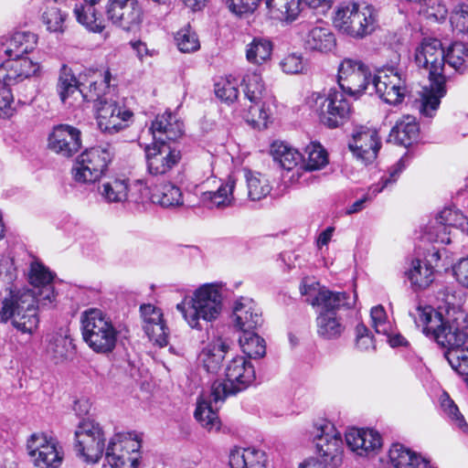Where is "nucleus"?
<instances>
[{
    "mask_svg": "<svg viewBox=\"0 0 468 468\" xmlns=\"http://www.w3.org/2000/svg\"><path fill=\"white\" fill-rule=\"evenodd\" d=\"M410 157L408 154L403 155L396 165L391 167L388 176H384L381 181L375 186L369 187L367 193L360 199L355 201L353 204L348 206L346 209V215H351L361 211L365 207V204L371 200L373 197L381 192L389 184H393L397 181L399 174L409 165Z\"/></svg>",
    "mask_w": 468,
    "mask_h": 468,
    "instance_id": "nucleus-32",
    "label": "nucleus"
},
{
    "mask_svg": "<svg viewBox=\"0 0 468 468\" xmlns=\"http://www.w3.org/2000/svg\"><path fill=\"white\" fill-rule=\"evenodd\" d=\"M112 154L106 147H92L81 153L72 167L76 182L89 184L98 181L105 173Z\"/></svg>",
    "mask_w": 468,
    "mask_h": 468,
    "instance_id": "nucleus-13",
    "label": "nucleus"
},
{
    "mask_svg": "<svg viewBox=\"0 0 468 468\" xmlns=\"http://www.w3.org/2000/svg\"><path fill=\"white\" fill-rule=\"evenodd\" d=\"M67 11L55 5H50L44 12L42 18L48 30L50 32H63L65 29V21L67 18Z\"/></svg>",
    "mask_w": 468,
    "mask_h": 468,
    "instance_id": "nucleus-50",
    "label": "nucleus"
},
{
    "mask_svg": "<svg viewBox=\"0 0 468 468\" xmlns=\"http://www.w3.org/2000/svg\"><path fill=\"white\" fill-rule=\"evenodd\" d=\"M73 350L72 340L65 332H58L48 336L46 354L54 363L66 361L73 354Z\"/></svg>",
    "mask_w": 468,
    "mask_h": 468,
    "instance_id": "nucleus-37",
    "label": "nucleus"
},
{
    "mask_svg": "<svg viewBox=\"0 0 468 468\" xmlns=\"http://www.w3.org/2000/svg\"><path fill=\"white\" fill-rule=\"evenodd\" d=\"M142 437L135 431L116 432L105 450V459L112 468H136L139 465Z\"/></svg>",
    "mask_w": 468,
    "mask_h": 468,
    "instance_id": "nucleus-9",
    "label": "nucleus"
},
{
    "mask_svg": "<svg viewBox=\"0 0 468 468\" xmlns=\"http://www.w3.org/2000/svg\"><path fill=\"white\" fill-rule=\"evenodd\" d=\"M41 66L28 57H10L0 65V82L5 86L15 85L27 79L40 75Z\"/></svg>",
    "mask_w": 468,
    "mask_h": 468,
    "instance_id": "nucleus-24",
    "label": "nucleus"
},
{
    "mask_svg": "<svg viewBox=\"0 0 468 468\" xmlns=\"http://www.w3.org/2000/svg\"><path fill=\"white\" fill-rule=\"evenodd\" d=\"M254 331L242 332L239 343L242 352L249 357L260 358L265 355L266 346L264 339Z\"/></svg>",
    "mask_w": 468,
    "mask_h": 468,
    "instance_id": "nucleus-45",
    "label": "nucleus"
},
{
    "mask_svg": "<svg viewBox=\"0 0 468 468\" xmlns=\"http://www.w3.org/2000/svg\"><path fill=\"white\" fill-rule=\"evenodd\" d=\"M424 261L436 269L448 270L452 266L453 253L446 248H432L426 254Z\"/></svg>",
    "mask_w": 468,
    "mask_h": 468,
    "instance_id": "nucleus-52",
    "label": "nucleus"
},
{
    "mask_svg": "<svg viewBox=\"0 0 468 468\" xmlns=\"http://www.w3.org/2000/svg\"><path fill=\"white\" fill-rule=\"evenodd\" d=\"M229 351V344L228 340L222 337H215L203 347L198 358L207 372L216 373L220 369Z\"/></svg>",
    "mask_w": 468,
    "mask_h": 468,
    "instance_id": "nucleus-33",
    "label": "nucleus"
},
{
    "mask_svg": "<svg viewBox=\"0 0 468 468\" xmlns=\"http://www.w3.org/2000/svg\"><path fill=\"white\" fill-rule=\"evenodd\" d=\"M378 23V11L369 4L343 3L333 16L334 27L343 35L362 39L372 34Z\"/></svg>",
    "mask_w": 468,
    "mask_h": 468,
    "instance_id": "nucleus-4",
    "label": "nucleus"
},
{
    "mask_svg": "<svg viewBox=\"0 0 468 468\" xmlns=\"http://www.w3.org/2000/svg\"><path fill=\"white\" fill-rule=\"evenodd\" d=\"M14 96L5 85L0 89V118L7 119L14 115Z\"/></svg>",
    "mask_w": 468,
    "mask_h": 468,
    "instance_id": "nucleus-63",
    "label": "nucleus"
},
{
    "mask_svg": "<svg viewBox=\"0 0 468 468\" xmlns=\"http://www.w3.org/2000/svg\"><path fill=\"white\" fill-rule=\"evenodd\" d=\"M415 63L428 70L430 80V85L423 87L415 100V107L422 117L432 118L447 91L443 75L445 50L441 42L437 38L423 39L415 50Z\"/></svg>",
    "mask_w": 468,
    "mask_h": 468,
    "instance_id": "nucleus-2",
    "label": "nucleus"
},
{
    "mask_svg": "<svg viewBox=\"0 0 468 468\" xmlns=\"http://www.w3.org/2000/svg\"><path fill=\"white\" fill-rule=\"evenodd\" d=\"M75 450L85 463H96L105 452V435L101 425L94 420H84L75 432Z\"/></svg>",
    "mask_w": 468,
    "mask_h": 468,
    "instance_id": "nucleus-11",
    "label": "nucleus"
},
{
    "mask_svg": "<svg viewBox=\"0 0 468 468\" xmlns=\"http://www.w3.org/2000/svg\"><path fill=\"white\" fill-rule=\"evenodd\" d=\"M317 335L324 340H335L342 336L346 325L336 313H319L316 317Z\"/></svg>",
    "mask_w": 468,
    "mask_h": 468,
    "instance_id": "nucleus-39",
    "label": "nucleus"
},
{
    "mask_svg": "<svg viewBox=\"0 0 468 468\" xmlns=\"http://www.w3.org/2000/svg\"><path fill=\"white\" fill-rule=\"evenodd\" d=\"M222 293L218 283H205L192 294L185 295L176 306L186 323L197 330L202 329L201 321H216L222 312Z\"/></svg>",
    "mask_w": 468,
    "mask_h": 468,
    "instance_id": "nucleus-3",
    "label": "nucleus"
},
{
    "mask_svg": "<svg viewBox=\"0 0 468 468\" xmlns=\"http://www.w3.org/2000/svg\"><path fill=\"white\" fill-rule=\"evenodd\" d=\"M154 143H174L183 134V122L170 112L158 114L150 128Z\"/></svg>",
    "mask_w": 468,
    "mask_h": 468,
    "instance_id": "nucleus-30",
    "label": "nucleus"
},
{
    "mask_svg": "<svg viewBox=\"0 0 468 468\" xmlns=\"http://www.w3.org/2000/svg\"><path fill=\"white\" fill-rule=\"evenodd\" d=\"M93 101L96 120L101 131L114 133L126 129L133 122V112L117 101L101 97L97 91Z\"/></svg>",
    "mask_w": 468,
    "mask_h": 468,
    "instance_id": "nucleus-12",
    "label": "nucleus"
},
{
    "mask_svg": "<svg viewBox=\"0 0 468 468\" xmlns=\"http://www.w3.org/2000/svg\"><path fill=\"white\" fill-rule=\"evenodd\" d=\"M280 67L286 74H300L307 70V62L301 53L292 52L282 58Z\"/></svg>",
    "mask_w": 468,
    "mask_h": 468,
    "instance_id": "nucleus-58",
    "label": "nucleus"
},
{
    "mask_svg": "<svg viewBox=\"0 0 468 468\" xmlns=\"http://www.w3.org/2000/svg\"><path fill=\"white\" fill-rule=\"evenodd\" d=\"M93 5L90 4L87 6L79 7L78 5H75L74 14L78 22L87 29L95 33H101L105 28V25L103 20L97 16Z\"/></svg>",
    "mask_w": 468,
    "mask_h": 468,
    "instance_id": "nucleus-49",
    "label": "nucleus"
},
{
    "mask_svg": "<svg viewBox=\"0 0 468 468\" xmlns=\"http://www.w3.org/2000/svg\"><path fill=\"white\" fill-rule=\"evenodd\" d=\"M98 192L107 203H142L145 200L148 188L141 181L131 185L126 178L112 177L99 186Z\"/></svg>",
    "mask_w": 468,
    "mask_h": 468,
    "instance_id": "nucleus-16",
    "label": "nucleus"
},
{
    "mask_svg": "<svg viewBox=\"0 0 468 468\" xmlns=\"http://www.w3.org/2000/svg\"><path fill=\"white\" fill-rule=\"evenodd\" d=\"M271 152L274 160L286 170H292L303 162V154L283 142L273 143Z\"/></svg>",
    "mask_w": 468,
    "mask_h": 468,
    "instance_id": "nucleus-42",
    "label": "nucleus"
},
{
    "mask_svg": "<svg viewBox=\"0 0 468 468\" xmlns=\"http://www.w3.org/2000/svg\"><path fill=\"white\" fill-rule=\"evenodd\" d=\"M90 94H84L72 69L63 64L59 69L57 82V92L61 102L69 107L80 106L85 101L94 100L98 90V83L94 81L90 85Z\"/></svg>",
    "mask_w": 468,
    "mask_h": 468,
    "instance_id": "nucleus-20",
    "label": "nucleus"
},
{
    "mask_svg": "<svg viewBox=\"0 0 468 468\" xmlns=\"http://www.w3.org/2000/svg\"><path fill=\"white\" fill-rule=\"evenodd\" d=\"M226 382L216 380L211 386V395L216 402H222L229 395L244 390L255 380V370L246 357L237 356L225 368Z\"/></svg>",
    "mask_w": 468,
    "mask_h": 468,
    "instance_id": "nucleus-7",
    "label": "nucleus"
},
{
    "mask_svg": "<svg viewBox=\"0 0 468 468\" xmlns=\"http://www.w3.org/2000/svg\"><path fill=\"white\" fill-rule=\"evenodd\" d=\"M416 324L422 326L423 333L432 337L446 351L463 346L467 339L466 332L460 328L454 321L444 318L430 305L418 306L411 314Z\"/></svg>",
    "mask_w": 468,
    "mask_h": 468,
    "instance_id": "nucleus-5",
    "label": "nucleus"
},
{
    "mask_svg": "<svg viewBox=\"0 0 468 468\" xmlns=\"http://www.w3.org/2000/svg\"><path fill=\"white\" fill-rule=\"evenodd\" d=\"M348 448L359 456L375 453L382 446L380 434L372 429L351 428L346 432Z\"/></svg>",
    "mask_w": 468,
    "mask_h": 468,
    "instance_id": "nucleus-28",
    "label": "nucleus"
},
{
    "mask_svg": "<svg viewBox=\"0 0 468 468\" xmlns=\"http://www.w3.org/2000/svg\"><path fill=\"white\" fill-rule=\"evenodd\" d=\"M218 403L213 399L211 394L207 399L202 397L197 401L195 418L208 431L219 429L220 423L216 412Z\"/></svg>",
    "mask_w": 468,
    "mask_h": 468,
    "instance_id": "nucleus-41",
    "label": "nucleus"
},
{
    "mask_svg": "<svg viewBox=\"0 0 468 468\" xmlns=\"http://www.w3.org/2000/svg\"><path fill=\"white\" fill-rule=\"evenodd\" d=\"M426 235L431 242L447 245L452 241V230L436 217L429 222L426 228Z\"/></svg>",
    "mask_w": 468,
    "mask_h": 468,
    "instance_id": "nucleus-51",
    "label": "nucleus"
},
{
    "mask_svg": "<svg viewBox=\"0 0 468 468\" xmlns=\"http://www.w3.org/2000/svg\"><path fill=\"white\" fill-rule=\"evenodd\" d=\"M300 291L303 295L307 296L308 303L319 308V313H336L343 307H351L355 303L346 292L319 289L316 283L303 282Z\"/></svg>",
    "mask_w": 468,
    "mask_h": 468,
    "instance_id": "nucleus-19",
    "label": "nucleus"
},
{
    "mask_svg": "<svg viewBox=\"0 0 468 468\" xmlns=\"http://www.w3.org/2000/svg\"><path fill=\"white\" fill-rule=\"evenodd\" d=\"M445 61L456 71L464 72L468 69V45L452 43L445 51Z\"/></svg>",
    "mask_w": 468,
    "mask_h": 468,
    "instance_id": "nucleus-47",
    "label": "nucleus"
},
{
    "mask_svg": "<svg viewBox=\"0 0 468 468\" xmlns=\"http://www.w3.org/2000/svg\"><path fill=\"white\" fill-rule=\"evenodd\" d=\"M353 155L364 164L373 162L380 148L378 132L374 129L360 127L348 143Z\"/></svg>",
    "mask_w": 468,
    "mask_h": 468,
    "instance_id": "nucleus-25",
    "label": "nucleus"
},
{
    "mask_svg": "<svg viewBox=\"0 0 468 468\" xmlns=\"http://www.w3.org/2000/svg\"><path fill=\"white\" fill-rule=\"evenodd\" d=\"M261 0H225L229 11L237 16L252 13Z\"/></svg>",
    "mask_w": 468,
    "mask_h": 468,
    "instance_id": "nucleus-64",
    "label": "nucleus"
},
{
    "mask_svg": "<svg viewBox=\"0 0 468 468\" xmlns=\"http://www.w3.org/2000/svg\"><path fill=\"white\" fill-rule=\"evenodd\" d=\"M303 162L305 171L320 170L328 163L327 153L320 144L311 143L305 148Z\"/></svg>",
    "mask_w": 468,
    "mask_h": 468,
    "instance_id": "nucleus-46",
    "label": "nucleus"
},
{
    "mask_svg": "<svg viewBox=\"0 0 468 468\" xmlns=\"http://www.w3.org/2000/svg\"><path fill=\"white\" fill-rule=\"evenodd\" d=\"M81 146L80 131L69 124L54 126L48 137V148L65 158L76 154Z\"/></svg>",
    "mask_w": 468,
    "mask_h": 468,
    "instance_id": "nucleus-23",
    "label": "nucleus"
},
{
    "mask_svg": "<svg viewBox=\"0 0 468 468\" xmlns=\"http://www.w3.org/2000/svg\"><path fill=\"white\" fill-rule=\"evenodd\" d=\"M176 43L181 52L189 53L197 50L200 47L197 34L189 26L181 28L175 37Z\"/></svg>",
    "mask_w": 468,
    "mask_h": 468,
    "instance_id": "nucleus-57",
    "label": "nucleus"
},
{
    "mask_svg": "<svg viewBox=\"0 0 468 468\" xmlns=\"http://www.w3.org/2000/svg\"><path fill=\"white\" fill-rule=\"evenodd\" d=\"M370 316L371 324L376 333L388 335L392 332V324L388 320L387 313L382 305L372 307Z\"/></svg>",
    "mask_w": 468,
    "mask_h": 468,
    "instance_id": "nucleus-59",
    "label": "nucleus"
},
{
    "mask_svg": "<svg viewBox=\"0 0 468 468\" xmlns=\"http://www.w3.org/2000/svg\"><path fill=\"white\" fill-rule=\"evenodd\" d=\"M150 194L149 199L165 208H176L183 206L195 207L197 203L195 200L189 199L188 197H185L181 189L171 183L163 184L154 188Z\"/></svg>",
    "mask_w": 468,
    "mask_h": 468,
    "instance_id": "nucleus-31",
    "label": "nucleus"
},
{
    "mask_svg": "<svg viewBox=\"0 0 468 468\" xmlns=\"http://www.w3.org/2000/svg\"><path fill=\"white\" fill-rule=\"evenodd\" d=\"M37 44V37L34 33L19 31L12 35L7 42L5 54L9 57H22L33 51Z\"/></svg>",
    "mask_w": 468,
    "mask_h": 468,
    "instance_id": "nucleus-40",
    "label": "nucleus"
},
{
    "mask_svg": "<svg viewBox=\"0 0 468 468\" xmlns=\"http://www.w3.org/2000/svg\"><path fill=\"white\" fill-rule=\"evenodd\" d=\"M147 172L154 176H165L178 165L181 152L175 143H153L145 148Z\"/></svg>",
    "mask_w": 468,
    "mask_h": 468,
    "instance_id": "nucleus-18",
    "label": "nucleus"
},
{
    "mask_svg": "<svg viewBox=\"0 0 468 468\" xmlns=\"http://www.w3.org/2000/svg\"><path fill=\"white\" fill-rule=\"evenodd\" d=\"M337 77L341 91L357 96L367 90L370 74L360 60L345 58L338 67Z\"/></svg>",
    "mask_w": 468,
    "mask_h": 468,
    "instance_id": "nucleus-21",
    "label": "nucleus"
},
{
    "mask_svg": "<svg viewBox=\"0 0 468 468\" xmlns=\"http://www.w3.org/2000/svg\"><path fill=\"white\" fill-rule=\"evenodd\" d=\"M441 404L443 412L450 419L452 424L463 433L468 434V423L453 400L445 394Z\"/></svg>",
    "mask_w": 468,
    "mask_h": 468,
    "instance_id": "nucleus-54",
    "label": "nucleus"
},
{
    "mask_svg": "<svg viewBox=\"0 0 468 468\" xmlns=\"http://www.w3.org/2000/svg\"><path fill=\"white\" fill-rule=\"evenodd\" d=\"M419 135V125L413 116H404L391 129L388 141L408 147L413 144Z\"/></svg>",
    "mask_w": 468,
    "mask_h": 468,
    "instance_id": "nucleus-38",
    "label": "nucleus"
},
{
    "mask_svg": "<svg viewBox=\"0 0 468 468\" xmlns=\"http://www.w3.org/2000/svg\"><path fill=\"white\" fill-rule=\"evenodd\" d=\"M84 342L98 354H108L116 346L119 331L112 318L98 308H90L80 316Z\"/></svg>",
    "mask_w": 468,
    "mask_h": 468,
    "instance_id": "nucleus-6",
    "label": "nucleus"
},
{
    "mask_svg": "<svg viewBox=\"0 0 468 468\" xmlns=\"http://www.w3.org/2000/svg\"><path fill=\"white\" fill-rule=\"evenodd\" d=\"M27 450L37 468H58L64 459V450L59 441L43 432L30 435Z\"/></svg>",
    "mask_w": 468,
    "mask_h": 468,
    "instance_id": "nucleus-14",
    "label": "nucleus"
},
{
    "mask_svg": "<svg viewBox=\"0 0 468 468\" xmlns=\"http://www.w3.org/2000/svg\"><path fill=\"white\" fill-rule=\"evenodd\" d=\"M314 438L316 445L317 459L324 467L337 468L343 461V441L341 433L327 420L314 423Z\"/></svg>",
    "mask_w": 468,
    "mask_h": 468,
    "instance_id": "nucleus-10",
    "label": "nucleus"
},
{
    "mask_svg": "<svg viewBox=\"0 0 468 468\" xmlns=\"http://www.w3.org/2000/svg\"><path fill=\"white\" fill-rule=\"evenodd\" d=\"M271 116L270 110L265 107L264 103L250 102L247 113L244 118L248 122L257 128H266Z\"/></svg>",
    "mask_w": 468,
    "mask_h": 468,
    "instance_id": "nucleus-55",
    "label": "nucleus"
},
{
    "mask_svg": "<svg viewBox=\"0 0 468 468\" xmlns=\"http://www.w3.org/2000/svg\"><path fill=\"white\" fill-rule=\"evenodd\" d=\"M143 328L150 341L163 347L168 344V328L163 319L160 308L154 304H142L140 307Z\"/></svg>",
    "mask_w": 468,
    "mask_h": 468,
    "instance_id": "nucleus-26",
    "label": "nucleus"
},
{
    "mask_svg": "<svg viewBox=\"0 0 468 468\" xmlns=\"http://www.w3.org/2000/svg\"><path fill=\"white\" fill-rule=\"evenodd\" d=\"M265 452L253 447L235 448L229 455L231 468H265Z\"/></svg>",
    "mask_w": 468,
    "mask_h": 468,
    "instance_id": "nucleus-36",
    "label": "nucleus"
},
{
    "mask_svg": "<svg viewBox=\"0 0 468 468\" xmlns=\"http://www.w3.org/2000/svg\"><path fill=\"white\" fill-rule=\"evenodd\" d=\"M307 104L316 112L320 122L328 128L338 127L351 114V106L345 92L335 89L325 94L313 92L307 98Z\"/></svg>",
    "mask_w": 468,
    "mask_h": 468,
    "instance_id": "nucleus-8",
    "label": "nucleus"
},
{
    "mask_svg": "<svg viewBox=\"0 0 468 468\" xmlns=\"http://www.w3.org/2000/svg\"><path fill=\"white\" fill-rule=\"evenodd\" d=\"M145 1L148 5V12L157 21L165 20L173 9L171 0H145Z\"/></svg>",
    "mask_w": 468,
    "mask_h": 468,
    "instance_id": "nucleus-62",
    "label": "nucleus"
},
{
    "mask_svg": "<svg viewBox=\"0 0 468 468\" xmlns=\"http://www.w3.org/2000/svg\"><path fill=\"white\" fill-rule=\"evenodd\" d=\"M423 12L427 18L434 21H443L448 14V10L441 0H422Z\"/></svg>",
    "mask_w": 468,
    "mask_h": 468,
    "instance_id": "nucleus-61",
    "label": "nucleus"
},
{
    "mask_svg": "<svg viewBox=\"0 0 468 468\" xmlns=\"http://www.w3.org/2000/svg\"><path fill=\"white\" fill-rule=\"evenodd\" d=\"M420 457V455L399 443L392 444L388 451L389 463L394 468H412Z\"/></svg>",
    "mask_w": 468,
    "mask_h": 468,
    "instance_id": "nucleus-48",
    "label": "nucleus"
},
{
    "mask_svg": "<svg viewBox=\"0 0 468 468\" xmlns=\"http://www.w3.org/2000/svg\"><path fill=\"white\" fill-rule=\"evenodd\" d=\"M295 30L303 48L309 52L326 54L336 48V37L334 32L323 21L301 22L296 26Z\"/></svg>",
    "mask_w": 468,
    "mask_h": 468,
    "instance_id": "nucleus-15",
    "label": "nucleus"
},
{
    "mask_svg": "<svg viewBox=\"0 0 468 468\" xmlns=\"http://www.w3.org/2000/svg\"><path fill=\"white\" fill-rule=\"evenodd\" d=\"M272 51L271 42L264 37H254L247 45L246 58L249 62L261 65L271 58Z\"/></svg>",
    "mask_w": 468,
    "mask_h": 468,
    "instance_id": "nucleus-44",
    "label": "nucleus"
},
{
    "mask_svg": "<svg viewBox=\"0 0 468 468\" xmlns=\"http://www.w3.org/2000/svg\"><path fill=\"white\" fill-rule=\"evenodd\" d=\"M243 175L246 190L243 187L236 190L238 199L259 201L271 193L272 186L266 176L247 168L243 169Z\"/></svg>",
    "mask_w": 468,
    "mask_h": 468,
    "instance_id": "nucleus-29",
    "label": "nucleus"
},
{
    "mask_svg": "<svg viewBox=\"0 0 468 468\" xmlns=\"http://www.w3.org/2000/svg\"><path fill=\"white\" fill-rule=\"evenodd\" d=\"M215 93L218 99L228 103L234 102L239 96V81L229 76L215 84Z\"/></svg>",
    "mask_w": 468,
    "mask_h": 468,
    "instance_id": "nucleus-53",
    "label": "nucleus"
},
{
    "mask_svg": "<svg viewBox=\"0 0 468 468\" xmlns=\"http://www.w3.org/2000/svg\"><path fill=\"white\" fill-rule=\"evenodd\" d=\"M452 31L468 38V5H457L450 16Z\"/></svg>",
    "mask_w": 468,
    "mask_h": 468,
    "instance_id": "nucleus-56",
    "label": "nucleus"
},
{
    "mask_svg": "<svg viewBox=\"0 0 468 468\" xmlns=\"http://www.w3.org/2000/svg\"><path fill=\"white\" fill-rule=\"evenodd\" d=\"M107 19L124 31H135L143 23L144 11L138 0H108Z\"/></svg>",
    "mask_w": 468,
    "mask_h": 468,
    "instance_id": "nucleus-17",
    "label": "nucleus"
},
{
    "mask_svg": "<svg viewBox=\"0 0 468 468\" xmlns=\"http://www.w3.org/2000/svg\"><path fill=\"white\" fill-rule=\"evenodd\" d=\"M236 180L233 176H229L218 186L217 191L202 192L200 202L210 208H225L234 204L238 199L236 196Z\"/></svg>",
    "mask_w": 468,
    "mask_h": 468,
    "instance_id": "nucleus-34",
    "label": "nucleus"
},
{
    "mask_svg": "<svg viewBox=\"0 0 468 468\" xmlns=\"http://www.w3.org/2000/svg\"><path fill=\"white\" fill-rule=\"evenodd\" d=\"M55 274L37 260L30 263L28 282L33 289L10 290L2 302L0 318L11 321L24 334H33L39 323L38 305H47L55 299Z\"/></svg>",
    "mask_w": 468,
    "mask_h": 468,
    "instance_id": "nucleus-1",
    "label": "nucleus"
},
{
    "mask_svg": "<svg viewBox=\"0 0 468 468\" xmlns=\"http://www.w3.org/2000/svg\"><path fill=\"white\" fill-rule=\"evenodd\" d=\"M406 277L413 291H423L429 288L435 280V271L424 261L413 259L407 269Z\"/></svg>",
    "mask_w": 468,
    "mask_h": 468,
    "instance_id": "nucleus-35",
    "label": "nucleus"
},
{
    "mask_svg": "<svg viewBox=\"0 0 468 468\" xmlns=\"http://www.w3.org/2000/svg\"><path fill=\"white\" fill-rule=\"evenodd\" d=\"M232 322L241 333L255 330L263 322L261 308L252 299L240 297L234 303Z\"/></svg>",
    "mask_w": 468,
    "mask_h": 468,
    "instance_id": "nucleus-27",
    "label": "nucleus"
},
{
    "mask_svg": "<svg viewBox=\"0 0 468 468\" xmlns=\"http://www.w3.org/2000/svg\"><path fill=\"white\" fill-rule=\"evenodd\" d=\"M244 94L250 102H261L266 95V88L258 70L249 71L243 78Z\"/></svg>",
    "mask_w": 468,
    "mask_h": 468,
    "instance_id": "nucleus-43",
    "label": "nucleus"
},
{
    "mask_svg": "<svg viewBox=\"0 0 468 468\" xmlns=\"http://www.w3.org/2000/svg\"><path fill=\"white\" fill-rule=\"evenodd\" d=\"M372 84L378 96L389 104L400 103L407 92L405 80L392 67L378 71Z\"/></svg>",
    "mask_w": 468,
    "mask_h": 468,
    "instance_id": "nucleus-22",
    "label": "nucleus"
},
{
    "mask_svg": "<svg viewBox=\"0 0 468 468\" xmlns=\"http://www.w3.org/2000/svg\"><path fill=\"white\" fill-rule=\"evenodd\" d=\"M445 226L452 230L453 229H461L468 219L459 209L455 207H445L436 216Z\"/></svg>",
    "mask_w": 468,
    "mask_h": 468,
    "instance_id": "nucleus-60",
    "label": "nucleus"
}]
</instances>
